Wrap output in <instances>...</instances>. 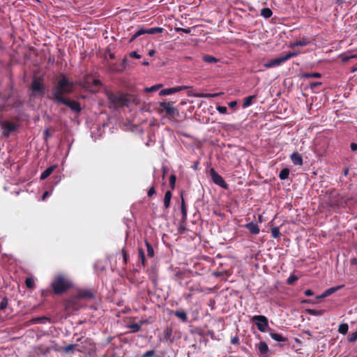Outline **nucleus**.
Masks as SVG:
<instances>
[{
	"label": "nucleus",
	"mask_w": 357,
	"mask_h": 357,
	"mask_svg": "<svg viewBox=\"0 0 357 357\" xmlns=\"http://www.w3.org/2000/svg\"><path fill=\"white\" fill-rule=\"evenodd\" d=\"M74 83L70 81L65 75H61L60 79L53 86L52 91V97L50 98L54 102L58 103L61 100L66 98L64 95H69L73 92Z\"/></svg>",
	"instance_id": "nucleus-1"
},
{
	"label": "nucleus",
	"mask_w": 357,
	"mask_h": 357,
	"mask_svg": "<svg viewBox=\"0 0 357 357\" xmlns=\"http://www.w3.org/2000/svg\"><path fill=\"white\" fill-rule=\"evenodd\" d=\"M52 291L55 295H61L73 287L71 280L63 274L54 276L51 283Z\"/></svg>",
	"instance_id": "nucleus-2"
},
{
	"label": "nucleus",
	"mask_w": 357,
	"mask_h": 357,
	"mask_svg": "<svg viewBox=\"0 0 357 357\" xmlns=\"http://www.w3.org/2000/svg\"><path fill=\"white\" fill-rule=\"evenodd\" d=\"M174 102H160L158 113L162 114L164 112L165 116L170 120H176L179 116L178 109L173 106Z\"/></svg>",
	"instance_id": "nucleus-3"
},
{
	"label": "nucleus",
	"mask_w": 357,
	"mask_h": 357,
	"mask_svg": "<svg viewBox=\"0 0 357 357\" xmlns=\"http://www.w3.org/2000/svg\"><path fill=\"white\" fill-rule=\"evenodd\" d=\"M95 295L91 289H79L77 294L67 301V306L70 307L75 301L79 299H93Z\"/></svg>",
	"instance_id": "nucleus-4"
},
{
	"label": "nucleus",
	"mask_w": 357,
	"mask_h": 357,
	"mask_svg": "<svg viewBox=\"0 0 357 357\" xmlns=\"http://www.w3.org/2000/svg\"><path fill=\"white\" fill-rule=\"evenodd\" d=\"M106 94L109 102L114 105H124L128 102L125 94H116L111 91H107Z\"/></svg>",
	"instance_id": "nucleus-5"
},
{
	"label": "nucleus",
	"mask_w": 357,
	"mask_h": 357,
	"mask_svg": "<svg viewBox=\"0 0 357 357\" xmlns=\"http://www.w3.org/2000/svg\"><path fill=\"white\" fill-rule=\"evenodd\" d=\"M31 89L33 93H38L40 96L45 94V87L43 84V80L40 77H33L31 84Z\"/></svg>",
	"instance_id": "nucleus-6"
},
{
	"label": "nucleus",
	"mask_w": 357,
	"mask_h": 357,
	"mask_svg": "<svg viewBox=\"0 0 357 357\" xmlns=\"http://www.w3.org/2000/svg\"><path fill=\"white\" fill-rule=\"evenodd\" d=\"M0 126L3 130L2 134L6 137H9L10 133L14 132L17 128V125L16 123L7 120L0 121Z\"/></svg>",
	"instance_id": "nucleus-7"
},
{
	"label": "nucleus",
	"mask_w": 357,
	"mask_h": 357,
	"mask_svg": "<svg viewBox=\"0 0 357 357\" xmlns=\"http://www.w3.org/2000/svg\"><path fill=\"white\" fill-rule=\"evenodd\" d=\"M252 321H256L257 329L261 332H265L268 327V319L264 315H255L252 317Z\"/></svg>",
	"instance_id": "nucleus-8"
},
{
	"label": "nucleus",
	"mask_w": 357,
	"mask_h": 357,
	"mask_svg": "<svg viewBox=\"0 0 357 357\" xmlns=\"http://www.w3.org/2000/svg\"><path fill=\"white\" fill-rule=\"evenodd\" d=\"M209 173L211 179L215 184L222 187L224 189L227 188V184L225 183L223 178L220 174H218L213 168L210 169Z\"/></svg>",
	"instance_id": "nucleus-9"
},
{
	"label": "nucleus",
	"mask_w": 357,
	"mask_h": 357,
	"mask_svg": "<svg viewBox=\"0 0 357 357\" xmlns=\"http://www.w3.org/2000/svg\"><path fill=\"white\" fill-rule=\"evenodd\" d=\"M59 103H61L68 107L74 112H79L81 110L80 104L76 100L64 98L63 100H61V101H60Z\"/></svg>",
	"instance_id": "nucleus-10"
},
{
	"label": "nucleus",
	"mask_w": 357,
	"mask_h": 357,
	"mask_svg": "<svg viewBox=\"0 0 357 357\" xmlns=\"http://www.w3.org/2000/svg\"><path fill=\"white\" fill-rule=\"evenodd\" d=\"M187 86H178L172 88L164 89L159 92L160 96H168L188 89Z\"/></svg>",
	"instance_id": "nucleus-11"
},
{
	"label": "nucleus",
	"mask_w": 357,
	"mask_h": 357,
	"mask_svg": "<svg viewBox=\"0 0 357 357\" xmlns=\"http://www.w3.org/2000/svg\"><path fill=\"white\" fill-rule=\"evenodd\" d=\"M284 62V59H283L282 56H281L280 57L271 59L269 61L265 63L264 67L266 68H274V67L281 65Z\"/></svg>",
	"instance_id": "nucleus-12"
},
{
	"label": "nucleus",
	"mask_w": 357,
	"mask_h": 357,
	"mask_svg": "<svg viewBox=\"0 0 357 357\" xmlns=\"http://www.w3.org/2000/svg\"><path fill=\"white\" fill-rule=\"evenodd\" d=\"M290 159L294 165L301 166L303 165V157L298 152L295 151L290 155Z\"/></svg>",
	"instance_id": "nucleus-13"
},
{
	"label": "nucleus",
	"mask_w": 357,
	"mask_h": 357,
	"mask_svg": "<svg viewBox=\"0 0 357 357\" xmlns=\"http://www.w3.org/2000/svg\"><path fill=\"white\" fill-rule=\"evenodd\" d=\"M343 286L342 285H340V286H337V287H331V288H329L328 289H326L322 294H321L320 296H317L316 297L317 299H321V298H324L331 294H333V293H335V291H337V290H339L340 289H341Z\"/></svg>",
	"instance_id": "nucleus-14"
},
{
	"label": "nucleus",
	"mask_w": 357,
	"mask_h": 357,
	"mask_svg": "<svg viewBox=\"0 0 357 357\" xmlns=\"http://www.w3.org/2000/svg\"><path fill=\"white\" fill-rule=\"evenodd\" d=\"M245 228L248 229L252 234H258L260 231L258 225L255 222H250L245 225Z\"/></svg>",
	"instance_id": "nucleus-15"
},
{
	"label": "nucleus",
	"mask_w": 357,
	"mask_h": 357,
	"mask_svg": "<svg viewBox=\"0 0 357 357\" xmlns=\"http://www.w3.org/2000/svg\"><path fill=\"white\" fill-rule=\"evenodd\" d=\"M142 30L143 31V34L147 33V34H155V33H162L164 31L163 28L161 27H153L150 29H144L142 27Z\"/></svg>",
	"instance_id": "nucleus-16"
},
{
	"label": "nucleus",
	"mask_w": 357,
	"mask_h": 357,
	"mask_svg": "<svg viewBox=\"0 0 357 357\" xmlns=\"http://www.w3.org/2000/svg\"><path fill=\"white\" fill-rule=\"evenodd\" d=\"M174 314L181 319L183 322H186L188 321V315L185 310H178L174 312Z\"/></svg>",
	"instance_id": "nucleus-17"
},
{
	"label": "nucleus",
	"mask_w": 357,
	"mask_h": 357,
	"mask_svg": "<svg viewBox=\"0 0 357 357\" xmlns=\"http://www.w3.org/2000/svg\"><path fill=\"white\" fill-rule=\"evenodd\" d=\"M270 336L272 339L274 340L279 342H286L288 341V339L284 336H282L281 334L276 333H270Z\"/></svg>",
	"instance_id": "nucleus-18"
},
{
	"label": "nucleus",
	"mask_w": 357,
	"mask_h": 357,
	"mask_svg": "<svg viewBox=\"0 0 357 357\" xmlns=\"http://www.w3.org/2000/svg\"><path fill=\"white\" fill-rule=\"evenodd\" d=\"M56 168V165H52L49 167H47L44 172H42L40 174V178L41 180L46 179L54 171V169Z\"/></svg>",
	"instance_id": "nucleus-19"
},
{
	"label": "nucleus",
	"mask_w": 357,
	"mask_h": 357,
	"mask_svg": "<svg viewBox=\"0 0 357 357\" xmlns=\"http://www.w3.org/2000/svg\"><path fill=\"white\" fill-rule=\"evenodd\" d=\"M257 348L261 355H266L268 351V347L265 342L261 341L257 345Z\"/></svg>",
	"instance_id": "nucleus-20"
},
{
	"label": "nucleus",
	"mask_w": 357,
	"mask_h": 357,
	"mask_svg": "<svg viewBox=\"0 0 357 357\" xmlns=\"http://www.w3.org/2000/svg\"><path fill=\"white\" fill-rule=\"evenodd\" d=\"M256 98H257V96L255 95L245 97L243 99V105H242L243 107L246 108V107H248L249 106H250L252 104L253 100H255L256 99Z\"/></svg>",
	"instance_id": "nucleus-21"
},
{
	"label": "nucleus",
	"mask_w": 357,
	"mask_h": 357,
	"mask_svg": "<svg viewBox=\"0 0 357 357\" xmlns=\"http://www.w3.org/2000/svg\"><path fill=\"white\" fill-rule=\"evenodd\" d=\"M172 192L170 190H167L164 197V206L165 208H168L170 206L171 199H172Z\"/></svg>",
	"instance_id": "nucleus-22"
},
{
	"label": "nucleus",
	"mask_w": 357,
	"mask_h": 357,
	"mask_svg": "<svg viewBox=\"0 0 357 357\" xmlns=\"http://www.w3.org/2000/svg\"><path fill=\"white\" fill-rule=\"evenodd\" d=\"M181 210L182 213V221L184 222L186 220L187 218V207L185 205V202L183 197H181Z\"/></svg>",
	"instance_id": "nucleus-23"
},
{
	"label": "nucleus",
	"mask_w": 357,
	"mask_h": 357,
	"mask_svg": "<svg viewBox=\"0 0 357 357\" xmlns=\"http://www.w3.org/2000/svg\"><path fill=\"white\" fill-rule=\"evenodd\" d=\"M145 245L146 247L147 256L148 257L152 258L154 257V250L152 245L147 241H144Z\"/></svg>",
	"instance_id": "nucleus-24"
},
{
	"label": "nucleus",
	"mask_w": 357,
	"mask_h": 357,
	"mask_svg": "<svg viewBox=\"0 0 357 357\" xmlns=\"http://www.w3.org/2000/svg\"><path fill=\"white\" fill-rule=\"evenodd\" d=\"M50 320V319L47 317H35V318H33L31 321L32 324H38V323H42V324H45L46 323L47 321H48Z\"/></svg>",
	"instance_id": "nucleus-25"
},
{
	"label": "nucleus",
	"mask_w": 357,
	"mask_h": 357,
	"mask_svg": "<svg viewBox=\"0 0 357 357\" xmlns=\"http://www.w3.org/2000/svg\"><path fill=\"white\" fill-rule=\"evenodd\" d=\"M310 43V41L303 38V40H298L294 43H291L290 45V47L291 48H294L296 46H306L308 44Z\"/></svg>",
	"instance_id": "nucleus-26"
},
{
	"label": "nucleus",
	"mask_w": 357,
	"mask_h": 357,
	"mask_svg": "<svg viewBox=\"0 0 357 357\" xmlns=\"http://www.w3.org/2000/svg\"><path fill=\"white\" fill-rule=\"evenodd\" d=\"M202 59L204 62L208 63H217L219 61L218 59L208 54L204 55Z\"/></svg>",
	"instance_id": "nucleus-27"
},
{
	"label": "nucleus",
	"mask_w": 357,
	"mask_h": 357,
	"mask_svg": "<svg viewBox=\"0 0 357 357\" xmlns=\"http://www.w3.org/2000/svg\"><path fill=\"white\" fill-rule=\"evenodd\" d=\"M307 312L310 315L321 316L325 313L326 311L324 310L307 309Z\"/></svg>",
	"instance_id": "nucleus-28"
},
{
	"label": "nucleus",
	"mask_w": 357,
	"mask_h": 357,
	"mask_svg": "<svg viewBox=\"0 0 357 357\" xmlns=\"http://www.w3.org/2000/svg\"><path fill=\"white\" fill-rule=\"evenodd\" d=\"M302 78H320L321 77V74L319 73H305L301 75Z\"/></svg>",
	"instance_id": "nucleus-29"
},
{
	"label": "nucleus",
	"mask_w": 357,
	"mask_h": 357,
	"mask_svg": "<svg viewBox=\"0 0 357 357\" xmlns=\"http://www.w3.org/2000/svg\"><path fill=\"white\" fill-rule=\"evenodd\" d=\"M272 15L273 12L269 8H264L261 10V15L266 19L270 18Z\"/></svg>",
	"instance_id": "nucleus-30"
},
{
	"label": "nucleus",
	"mask_w": 357,
	"mask_h": 357,
	"mask_svg": "<svg viewBox=\"0 0 357 357\" xmlns=\"http://www.w3.org/2000/svg\"><path fill=\"white\" fill-rule=\"evenodd\" d=\"M349 326L347 324H341L338 327V332L341 334L346 335L348 333Z\"/></svg>",
	"instance_id": "nucleus-31"
},
{
	"label": "nucleus",
	"mask_w": 357,
	"mask_h": 357,
	"mask_svg": "<svg viewBox=\"0 0 357 357\" xmlns=\"http://www.w3.org/2000/svg\"><path fill=\"white\" fill-rule=\"evenodd\" d=\"M172 332L173 331L171 327H167L163 333L164 340L166 341L169 340L172 335Z\"/></svg>",
	"instance_id": "nucleus-32"
},
{
	"label": "nucleus",
	"mask_w": 357,
	"mask_h": 357,
	"mask_svg": "<svg viewBox=\"0 0 357 357\" xmlns=\"http://www.w3.org/2000/svg\"><path fill=\"white\" fill-rule=\"evenodd\" d=\"M289 175V169L284 168V169H282L280 171V172L279 174V178L281 180H284V179L288 178Z\"/></svg>",
	"instance_id": "nucleus-33"
},
{
	"label": "nucleus",
	"mask_w": 357,
	"mask_h": 357,
	"mask_svg": "<svg viewBox=\"0 0 357 357\" xmlns=\"http://www.w3.org/2000/svg\"><path fill=\"white\" fill-rule=\"evenodd\" d=\"M25 284L28 289H33L35 288V282L33 278H26L25 280Z\"/></svg>",
	"instance_id": "nucleus-34"
},
{
	"label": "nucleus",
	"mask_w": 357,
	"mask_h": 357,
	"mask_svg": "<svg viewBox=\"0 0 357 357\" xmlns=\"http://www.w3.org/2000/svg\"><path fill=\"white\" fill-rule=\"evenodd\" d=\"M128 328L131 329L132 333H136L141 330V325L137 323H132L128 325Z\"/></svg>",
	"instance_id": "nucleus-35"
},
{
	"label": "nucleus",
	"mask_w": 357,
	"mask_h": 357,
	"mask_svg": "<svg viewBox=\"0 0 357 357\" xmlns=\"http://www.w3.org/2000/svg\"><path fill=\"white\" fill-rule=\"evenodd\" d=\"M271 235L274 238H279L280 237L281 234L278 227L271 228Z\"/></svg>",
	"instance_id": "nucleus-36"
},
{
	"label": "nucleus",
	"mask_w": 357,
	"mask_h": 357,
	"mask_svg": "<svg viewBox=\"0 0 357 357\" xmlns=\"http://www.w3.org/2000/svg\"><path fill=\"white\" fill-rule=\"evenodd\" d=\"M219 95H220V93H199V94L196 95V97L209 98L218 97Z\"/></svg>",
	"instance_id": "nucleus-37"
},
{
	"label": "nucleus",
	"mask_w": 357,
	"mask_h": 357,
	"mask_svg": "<svg viewBox=\"0 0 357 357\" xmlns=\"http://www.w3.org/2000/svg\"><path fill=\"white\" fill-rule=\"evenodd\" d=\"M298 280V278L294 275V274H291L287 280V284H289V285H292L294 284V283L295 282H296L297 280Z\"/></svg>",
	"instance_id": "nucleus-38"
},
{
	"label": "nucleus",
	"mask_w": 357,
	"mask_h": 357,
	"mask_svg": "<svg viewBox=\"0 0 357 357\" xmlns=\"http://www.w3.org/2000/svg\"><path fill=\"white\" fill-rule=\"evenodd\" d=\"M298 52H289L284 55H282L284 62L288 59L298 55Z\"/></svg>",
	"instance_id": "nucleus-39"
},
{
	"label": "nucleus",
	"mask_w": 357,
	"mask_h": 357,
	"mask_svg": "<svg viewBox=\"0 0 357 357\" xmlns=\"http://www.w3.org/2000/svg\"><path fill=\"white\" fill-rule=\"evenodd\" d=\"M8 303V300L7 297L3 298L0 303V310H4L7 307Z\"/></svg>",
	"instance_id": "nucleus-40"
},
{
	"label": "nucleus",
	"mask_w": 357,
	"mask_h": 357,
	"mask_svg": "<svg viewBox=\"0 0 357 357\" xmlns=\"http://www.w3.org/2000/svg\"><path fill=\"white\" fill-rule=\"evenodd\" d=\"M126 63H127V59L126 58H123V60L121 61V70L116 69L114 67H111V70H114V71L123 70H124L126 68Z\"/></svg>",
	"instance_id": "nucleus-41"
},
{
	"label": "nucleus",
	"mask_w": 357,
	"mask_h": 357,
	"mask_svg": "<svg viewBox=\"0 0 357 357\" xmlns=\"http://www.w3.org/2000/svg\"><path fill=\"white\" fill-rule=\"evenodd\" d=\"M162 86V84H156V85H154V86H152L149 88H146L145 89V91L146 92H153V91H156L157 90H158L160 87Z\"/></svg>",
	"instance_id": "nucleus-42"
},
{
	"label": "nucleus",
	"mask_w": 357,
	"mask_h": 357,
	"mask_svg": "<svg viewBox=\"0 0 357 357\" xmlns=\"http://www.w3.org/2000/svg\"><path fill=\"white\" fill-rule=\"evenodd\" d=\"M143 35V31L142 30V28H140L130 39V43L133 42L139 36Z\"/></svg>",
	"instance_id": "nucleus-43"
},
{
	"label": "nucleus",
	"mask_w": 357,
	"mask_h": 357,
	"mask_svg": "<svg viewBox=\"0 0 357 357\" xmlns=\"http://www.w3.org/2000/svg\"><path fill=\"white\" fill-rule=\"evenodd\" d=\"M357 340V331L348 336V341L354 342Z\"/></svg>",
	"instance_id": "nucleus-44"
},
{
	"label": "nucleus",
	"mask_w": 357,
	"mask_h": 357,
	"mask_svg": "<svg viewBox=\"0 0 357 357\" xmlns=\"http://www.w3.org/2000/svg\"><path fill=\"white\" fill-rule=\"evenodd\" d=\"M176 177L174 174H172L169 177V185L172 189H174L175 187Z\"/></svg>",
	"instance_id": "nucleus-45"
},
{
	"label": "nucleus",
	"mask_w": 357,
	"mask_h": 357,
	"mask_svg": "<svg viewBox=\"0 0 357 357\" xmlns=\"http://www.w3.org/2000/svg\"><path fill=\"white\" fill-rule=\"evenodd\" d=\"M155 355L154 350H149L143 354L141 357H153Z\"/></svg>",
	"instance_id": "nucleus-46"
},
{
	"label": "nucleus",
	"mask_w": 357,
	"mask_h": 357,
	"mask_svg": "<svg viewBox=\"0 0 357 357\" xmlns=\"http://www.w3.org/2000/svg\"><path fill=\"white\" fill-rule=\"evenodd\" d=\"M144 258H145V254H144V249L142 248H138V259H139V260H140V259H143Z\"/></svg>",
	"instance_id": "nucleus-47"
},
{
	"label": "nucleus",
	"mask_w": 357,
	"mask_h": 357,
	"mask_svg": "<svg viewBox=\"0 0 357 357\" xmlns=\"http://www.w3.org/2000/svg\"><path fill=\"white\" fill-rule=\"evenodd\" d=\"M216 109L220 114H226L227 112V108L225 106H218Z\"/></svg>",
	"instance_id": "nucleus-48"
},
{
	"label": "nucleus",
	"mask_w": 357,
	"mask_h": 357,
	"mask_svg": "<svg viewBox=\"0 0 357 357\" xmlns=\"http://www.w3.org/2000/svg\"><path fill=\"white\" fill-rule=\"evenodd\" d=\"M176 31L177 32H183L185 33H190L191 32V30L190 28L183 29V28H176Z\"/></svg>",
	"instance_id": "nucleus-49"
},
{
	"label": "nucleus",
	"mask_w": 357,
	"mask_h": 357,
	"mask_svg": "<svg viewBox=\"0 0 357 357\" xmlns=\"http://www.w3.org/2000/svg\"><path fill=\"white\" fill-rule=\"evenodd\" d=\"M122 255H123L124 264H127L128 260V255H127L126 250H124V249L122 250Z\"/></svg>",
	"instance_id": "nucleus-50"
},
{
	"label": "nucleus",
	"mask_w": 357,
	"mask_h": 357,
	"mask_svg": "<svg viewBox=\"0 0 357 357\" xmlns=\"http://www.w3.org/2000/svg\"><path fill=\"white\" fill-rule=\"evenodd\" d=\"M154 194H155V187L153 185L148 190L147 195L148 197H151Z\"/></svg>",
	"instance_id": "nucleus-51"
},
{
	"label": "nucleus",
	"mask_w": 357,
	"mask_h": 357,
	"mask_svg": "<svg viewBox=\"0 0 357 357\" xmlns=\"http://www.w3.org/2000/svg\"><path fill=\"white\" fill-rule=\"evenodd\" d=\"M77 300L76 301H75V302L73 303V305H71L70 307H68V306H67V304H66V307L67 309L78 310L79 307V305H77Z\"/></svg>",
	"instance_id": "nucleus-52"
},
{
	"label": "nucleus",
	"mask_w": 357,
	"mask_h": 357,
	"mask_svg": "<svg viewBox=\"0 0 357 357\" xmlns=\"http://www.w3.org/2000/svg\"><path fill=\"white\" fill-rule=\"evenodd\" d=\"M231 343L232 344H239V338L237 335L233 337L231 340Z\"/></svg>",
	"instance_id": "nucleus-53"
},
{
	"label": "nucleus",
	"mask_w": 357,
	"mask_h": 357,
	"mask_svg": "<svg viewBox=\"0 0 357 357\" xmlns=\"http://www.w3.org/2000/svg\"><path fill=\"white\" fill-rule=\"evenodd\" d=\"M75 344H69L64 348V351L66 352L73 351L75 349Z\"/></svg>",
	"instance_id": "nucleus-54"
},
{
	"label": "nucleus",
	"mask_w": 357,
	"mask_h": 357,
	"mask_svg": "<svg viewBox=\"0 0 357 357\" xmlns=\"http://www.w3.org/2000/svg\"><path fill=\"white\" fill-rule=\"evenodd\" d=\"M130 56L132 57V58H135V59H140L141 58V55L139 54L137 52H131L130 53Z\"/></svg>",
	"instance_id": "nucleus-55"
},
{
	"label": "nucleus",
	"mask_w": 357,
	"mask_h": 357,
	"mask_svg": "<svg viewBox=\"0 0 357 357\" xmlns=\"http://www.w3.org/2000/svg\"><path fill=\"white\" fill-rule=\"evenodd\" d=\"M93 84L95 86H98L102 84L100 80L98 79H93Z\"/></svg>",
	"instance_id": "nucleus-56"
},
{
	"label": "nucleus",
	"mask_w": 357,
	"mask_h": 357,
	"mask_svg": "<svg viewBox=\"0 0 357 357\" xmlns=\"http://www.w3.org/2000/svg\"><path fill=\"white\" fill-rule=\"evenodd\" d=\"M321 84H322V83L320 82H312V83L310 84V87L312 89H313V88H315V87H317L318 86H320Z\"/></svg>",
	"instance_id": "nucleus-57"
},
{
	"label": "nucleus",
	"mask_w": 357,
	"mask_h": 357,
	"mask_svg": "<svg viewBox=\"0 0 357 357\" xmlns=\"http://www.w3.org/2000/svg\"><path fill=\"white\" fill-rule=\"evenodd\" d=\"M305 295L307 296H311L314 295V292L311 289H307L305 291Z\"/></svg>",
	"instance_id": "nucleus-58"
},
{
	"label": "nucleus",
	"mask_w": 357,
	"mask_h": 357,
	"mask_svg": "<svg viewBox=\"0 0 357 357\" xmlns=\"http://www.w3.org/2000/svg\"><path fill=\"white\" fill-rule=\"evenodd\" d=\"M44 136L45 139H47L48 137L51 136V133L48 130L44 131Z\"/></svg>",
	"instance_id": "nucleus-59"
},
{
	"label": "nucleus",
	"mask_w": 357,
	"mask_h": 357,
	"mask_svg": "<svg viewBox=\"0 0 357 357\" xmlns=\"http://www.w3.org/2000/svg\"><path fill=\"white\" fill-rule=\"evenodd\" d=\"M149 278L152 280V282L155 284L157 282L156 277L154 276L153 274L149 275Z\"/></svg>",
	"instance_id": "nucleus-60"
},
{
	"label": "nucleus",
	"mask_w": 357,
	"mask_h": 357,
	"mask_svg": "<svg viewBox=\"0 0 357 357\" xmlns=\"http://www.w3.org/2000/svg\"><path fill=\"white\" fill-rule=\"evenodd\" d=\"M351 149L353 151H357V144L356 143H351Z\"/></svg>",
	"instance_id": "nucleus-61"
},
{
	"label": "nucleus",
	"mask_w": 357,
	"mask_h": 357,
	"mask_svg": "<svg viewBox=\"0 0 357 357\" xmlns=\"http://www.w3.org/2000/svg\"><path fill=\"white\" fill-rule=\"evenodd\" d=\"M237 105V102L236 101H231L229 103V106L231 107V108H233L234 107H236Z\"/></svg>",
	"instance_id": "nucleus-62"
},
{
	"label": "nucleus",
	"mask_w": 357,
	"mask_h": 357,
	"mask_svg": "<svg viewBox=\"0 0 357 357\" xmlns=\"http://www.w3.org/2000/svg\"><path fill=\"white\" fill-rule=\"evenodd\" d=\"M302 303L313 304V303H314V301H312L310 299H307V300L303 301Z\"/></svg>",
	"instance_id": "nucleus-63"
},
{
	"label": "nucleus",
	"mask_w": 357,
	"mask_h": 357,
	"mask_svg": "<svg viewBox=\"0 0 357 357\" xmlns=\"http://www.w3.org/2000/svg\"><path fill=\"white\" fill-rule=\"evenodd\" d=\"M351 264H353V265H357V259H356V258H353V259L351 260Z\"/></svg>",
	"instance_id": "nucleus-64"
}]
</instances>
